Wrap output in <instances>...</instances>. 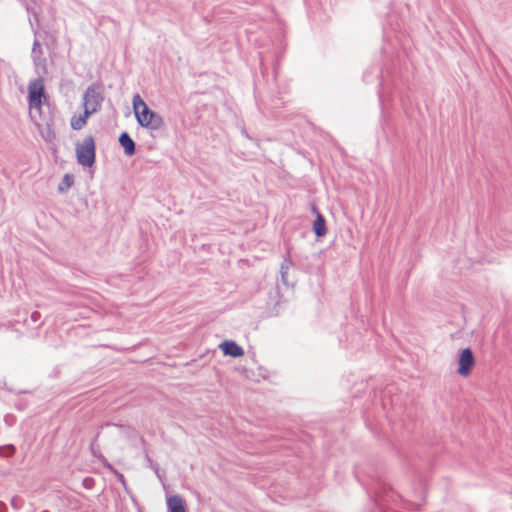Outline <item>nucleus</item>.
Listing matches in <instances>:
<instances>
[{
	"label": "nucleus",
	"mask_w": 512,
	"mask_h": 512,
	"mask_svg": "<svg viewBox=\"0 0 512 512\" xmlns=\"http://www.w3.org/2000/svg\"><path fill=\"white\" fill-rule=\"evenodd\" d=\"M132 106L136 120L141 127L150 130H159L164 126L162 116L149 109L139 94L133 96Z\"/></svg>",
	"instance_id": "1"
},
{
	"label": "nucleus",
	"mask_w": 512,
	"mask_h": 512,
	"mask_svg": "<svg viewBox=\"0 0 512 512\" xmlns=\"http://www.w3.org/2000/svg\"><path fill=\"white\" fill-rule=\"evenodd\" d=\"M77 161L83 167H91L95 162V141L87 136L81 143L76 144Z\"/></svg>",
	"instance_id": "2"
},
{
	"label": "nucleus",
	"mask_w": 512,
	"mask_h": 512,
	"mask_svg": "<svg viewBox=\"0 0 512 512\" xmlns=\"http://www.w3.org/2000/svg\"><path fill=\"white\" fill-rule=\"evenodd\" d=\"M104 95L100 87L90 85L83 94V108L92 115L101 109Z\"/></svg>",
	"instance_id": "3"
},
{
	"label": "nucleus",
	"mask_w": 512,
	"mask_h": 512,
	"mask_svg": "<svg viewBox=\"0 0 512 512\" xmlns=\"http://www.w3.org/2000/svg\"><path fill=\"white\" fill-rule=\"evenodd\" d=\"M44 95V86L41 80H35L28 86V102L30 109H40L41 99Z\"/></svg>",
	"instance_id": "4"
},
{
	"label": "nucleus",
	"mask_w": 512,
	"mask_h": 512,
	"mask_svg": "<svg viewBox=\"0 0 512 512\" xmlns=\"http://www.w3.org/2000/svg\"><path fill=\"white\" fill-rule=\"evenodd\" d=\"M475 359L473 353L470 348H465L462 350L459 357V367L457 372L461 376L469 375L472 367L474 366Z\"/></svg>",
	"instance_id": "5"
},
{
	"label": "nucleus",
	"mask_w": 512,
	"mask_h": 512,
	"mask_svg": "<svg viewBox=\"0 0 512 512\" xmlns=\"http://www.w3.org/2000/svg\"><path fill=\"white\" fill-rule=\"evenodd\" d=\"M224 355H228L234 358L241 357L244 355V350L235 341L226 340L221 345Z\"/></svg>",
	"instance_id": "6"
},
{
	"label": "nucleus",
	"mask_w": 512,
	"mask_h": 512,
	"mask_svg": "<svg viewBox=\"0 0 512 512\" xmlns=\"http://www.w3.org/2000/svg\"><path fill=\"white\" fill-rule=\"evenodd\" d=\"M119 143L124 149L127 156H132L136 151V144L127 132H123L119 136Z\"/></svg>",
	"instance_id": "7"
},
{
	"label": "nucleus",
	"mask_w": 512,
	"mask_h": 512,
	"mask_svg": "<svg viewBox=\"0 0 512 512\" xmlns=\"http://www.w3.org/2000/svg\"><path fill=\"white\" fill-rule=\"evenodd\" d=\"M169 512H186L183 499L179 495H172L167 499Z\"/></svg>",
	"instance_id": "8"
},
{
	"label": "nucleus",
	"mask_w": 512,
	"mask_h": 512,
	"mask_svg": "<svg viewBox=\"0 0 512 512\" xmlns=\"http://www.w3.org/2000/svg\"><path fill=\"white\" fill-rule=\"evenodd\" d=\"M91 116V114L87 111V109H85L83 111V114L82 115H79V116H73L71 118V121H70V125L72 127V129L74 130H80L82 129L86 123H87V119Z\"/></svg>",
	"instance_id": "9"
},
{
	"label": "nucleus",
	"mask_w": 512,
	"mask_h": 512,
	"mask_svg": "<svg viewBox=\"0 0 512 512\" xmlns=\"http://www.w3.org/2000/svg\"><path fill=\"white\" fill-rule=\"evenodd\" d=\"M313 231L318 237L324 236L327 232L325 219L320 213H317V217L313 224Z\"/></svg>",
	"instance_id": "10"
},
{
	"label": "nucleus",
	"mask_w": 512,
	"mask_h": 512,
	"mask_svg": "<svg viewBox=\"0 0 512 512\" xmlns=\"http://www.w3.org/2000/svg\"><path fill=\"white\" fill-rule=\"evenodd\" d=\"M292 265H293V263H292L291 259L289 258V256H286L284 258L283 262L281 263L280 274H281V280L284 285H288V271Z\"/></svg>",
	"instance_id": "11"
},
{
	"label": "nucleus",
	"mask_w": 512,
	"mask_h": 512,
	"mask_svg": "<svg viewBox=\"0 0 512 512\" xmlns=\"http://www.w3.org/2000/svg\"><path fill=\"white\" fill-rule=\"evenodd\" d=\"M73 182H74L73 176L70 174H65L62 178L61 183L58 186V191L60 193L67 191L73 185Z\"/></svg>",
	"instance_id": "12"
},
{
	"label": "nucleus",
	"mask_w": 512,
	"mask_h": 512,
	"mask_svg": "<svg viewBox=\"0 0 512 512\" xmlns=\"http://www.w3.org/2000/svg\"><path fill=\"white\" fill-rule=\"evenodd\" d=\"M41 135L46 142H51L56 138V134L51 126L47 123L46 128L41 130Z\"/></svg>",
	"instance_id": "13"
},
{
	"label": "nucleus",
	"mask_w": 512,
	"mask_h": 512,
	"mask_svg": "<svg viewBox=\"0 0 512 512\" xmlns=\"http://www.w3.org/2000/svg\"><path fill=\"white\" fill-rule=\"evenodd\" d=\"M95 484V480L91 477H86L84 480H83V486L86 488V489H92L93 486Z\"/></svg>",
	"instance_id": "14"
},
{
	"label": "nucleus",
	"mask_w": 512,
	"mask_h": 512,
	"mask_svg": "<svg viewBox=\"0 0 512 512\" xmlns=\"http://www.w3.org/2000/svg\"><path fill=\"white\" fill-rule=\"evenodd\" d=\"M11 505L15 509H20L22 506V499L18 496H14L11 500Z\"/></svg>",
	"instance_id": "15"
},
{
	"label": "nucleus",
	"mask_w": 512,
	"mask_h": 512,
	"mask_svg": "<svg viewBox=\"0 0 512 512\" xmlns=\"http://www.w3.org/2000/svg\"><path fill=\"white\" fill-rule=\"evenodd\" d=\"M39 49H40V43H39V40H38V39H36V40L34 41V44H33L32 53H33V54H36V53H37V51H38Z\"/></svg>",
	"instance_id": "16"
},
{
	"label": "nucleus",
	"mask_w": 512,
	"mask_h": 512,
	"mask_svg": "<svg viewBox=\"0 0 512 512\" xmlns=\"http://www.w3.org/2000/svg\"><path fill=\"white\" fill-rule=\"evenodd\" d=\"M40 313L37 312V311H34L32 314H31V319L33 322H37L39 319H40Z\"/></svg>",
	"instance_id": "17"
},
{
	"label": "nucleus",
	"mask_w": 512,
	"mask_h": 512,
	"mask_svg": "<svg viewBox=\"0 0 512 512\" xmlns=\"http://www.w3.org/2000/svg\"><path fill=\"white\" fill-rule=\"evenodd\" d=\"M0 512H7L6 504L1 501H0Z\"/></svg>",
	"instance_id": "18"
},
{
	"label": "nucleus",
	"mask_w": 512,
	"mask_h": 512,
	"mask_svg": "<svg viewBox=\"0 0 512 512\" xmlns=\"http://www.w3.org/2000/svg\"><path fill=\"white\" fill-rule=\"evenodd\" d=\"M151 467L153 468V470L155 471V473H156V474H158V471H159L158 465H156V464H152V463H151Z\"/></svg>",
	"instance_id": "19"
},
{
	"label": "nucleus",
	"mask_w": 512,
	"mask_h": 512,
	"mask_svg": "<svg viewBox=\"0 0 512 512\" xmlns=\"http://www.w3.org/2000/svg\"><path fill=\"white\" fill-rule=\"evenodd\" d=\"M9 449H10V454L9 455L13 454L14 453V447L13 446H9Z\"/></svg>",
	"instance_id": "20"
},
{
	"label": "nucleus",
	"mask_w": 512,
	"mask_h": 512,
	"mask_svg": "<svg viewBox=\"0 0 512 512\" xmlns=\"http://www.w3.org/2000/svg\"><path fill=\"white\" fill-rule=\"evenodd\" d=\"M42 512H48V511H42Z\"/></svg>",
	"instance_id": "21"
}]
</instances>
